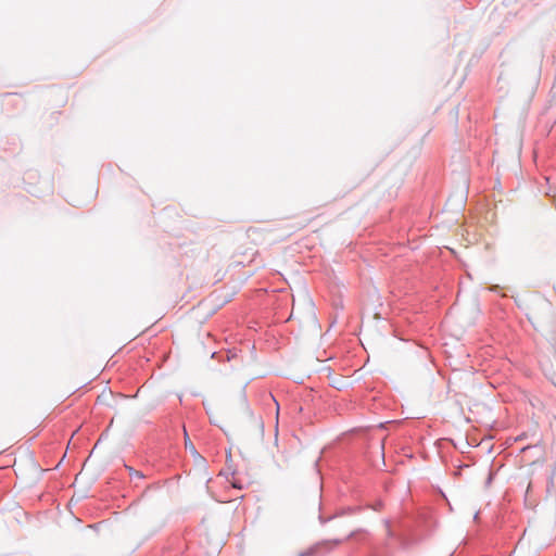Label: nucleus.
I'll return each mask as SVG.
<instances>
[{
	"label": "nucleus",
	"mask_w": 556,
	"mask_h": 556,
	"mask_svg": "<svg viewBox=\"0 0 556 556\" xmlns=\"http://www.w3.org/2000/svg\"><path fill=\"white\" fill-rule=\"evenodd\" d=\"M525 309L535 329L544 330L553 324L552 304L545 298L533 294L525 299Z\"/></svg>",
	"instance_id": "nucleus-1"
},
{
	"label": "nucleus",
	"mask_w": 556,
	"mask_h": 556,
	"mask_svg": "<svg viewBox=\"0 0 556 556\" xmlns=\"http://www.w3.org/2000/svg\"><path fill=\"white\" fill-rule=\"evenodd\" d=\"M250 424L254 431V435L256 439H262L264 434V424L261 417L251 415Z\"/></svg>",
	"instance_id": "nucleus-2"
},
{
	"label": "nucleus",
	"mask_w": 556,
	"mask_h": 556,
	"mask_svg": "<svg viewBox=\"0 0 556 556\" xmlns=\"http://www.w3.org/2000/svg\"><path fill=\"white\" fill-rule=\"evenodd\" d=\"M185 435H187V433H186V432H185ZM185 446H186V448H187V450H189V451H190V453H191V454H193V455H198V452H197V450H195L194 445L192 444V442L189 440V438H188V437H186V440H185Z\"/></svg>",
	"instance_id": "nucleus-3"
},
{
	"label": "nucleus",
	"mask_w": 556,
	"mask_h": 556,
	"mask_svg": "<svg viewBox=\"0 0 556 556\" xmlns=\"http://www.w3.org/2000/svg\"><path fill=\"white\" fill-rule=\"evenodd\" d=\"M129 472H130L131 477H135V478H141L142 477L141 472H139L137 470H134L131 468H129Z\"/></svg>",
	"instance_id": "nucleus-4"
},
{
	"label": "nucleus",
	"mask_w": 556,
	"mask_h": 556,
	"mask_svg": "<svg viewBox=\"0 0 556 556\" xmlns=\"http://www.w3.org/2000/svg\"><path fill=\"white\" fill-rule=\"evenodd\" d=\"M231 484L233 488L242 489V484L235 477L231 480Z\"/></svg>",
	"instance_id": "nucleus-5"
}]
</instances>
